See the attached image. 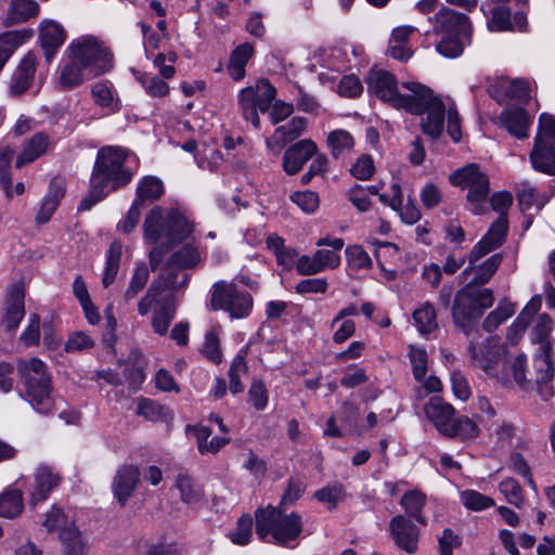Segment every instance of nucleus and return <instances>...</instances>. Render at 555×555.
<instances>
[{"instance_id":"f257e3e1","label":"nucleus","mask_w":555,"mask_h":555,"mask_svg":"<svg viewBox=\"0 0 555 555\" xmlns=\"http://www.w3.org/2000/svg\"><path fill=\"white\" fill-rule=\"evenodd\" d=\"M502 261V254H494L477 266L474 278L453 298L452 320L466 336L473 333L478 320L494 302L492 289L483 286L495 274Z\"/></svg>"},{"instance_id":"f03ea898","label":"nucleus","mask_w":555,"mask_h":555,"mask_svg":"<svg viewBox=\"0 0 555 555\" xmlns=\"http://www.w3.org/2000/svg\"><path fill=\"white\" fill-rule=\"evenodd\" d=\"M128 151L121 146L105 145L98 153L90 176L89 191L78 210H89L109 193L128 185L133 171L126 166Z\"/></svg>"},{"instance_id":"7ed1b4c3","label":"nucleus","mask_w":555,"mask_h":555,"mask_svg":"<svg viewBox=\"0 0 555 555\" xmlns=\"http://www.w3.org/2000/svg\"><path fill=\"white\" fill-rule=\"evenodd\" d=\"M553 330V320L547 313L538 317L537 323L532 330V340L539 344V348L533 358L534 376H526V356L518 354L511 364V371L516 384L528 390L533 384L538 387L541 398L547 401L554 396V389L551 385L554 377V366L552 362V343L550 334Z\"/></svg>"},{"instance_id":"20e7f679","label":"nucleus","mask_w":555,"mask_h":555,"mask_svg":"<svg viewBox=\"0 0 555 555\" xmlns=\"http://www.w3.org/2000/svg\"><path fill=\"white\" fill-rule=\"evenodd\" d=\"M190 221L178 210L153 207L143 223L144 240L155 246L150 251V266L156 271L164 256L176 245L183 242L192 232Z\"/></svg>"},{"instance_id":"39448f33","label":"nucleus","mask_w":555,"mask_h":555,"mask_svg":"<svg viewBox=\"0 0 555 555\" xmlns=\"http://www.w3.org/2000/svg\"><path fill=\"white\" fill-rule=\"evenodd\" d=\"M402 87L410 93H400L401 103L396 105V108H402L413 115L426 114L421 120L422 130L431 139H438L443 131L446 117V105L442 100L420 82L408 81L403 82Z\"/></svg>"},{"instance_id":"423d86ee","label":"nucleus","mask_w":555,"mask_h":555,"mask_svg":"<svg viewBox=\"0 0 555 555\" xmlns=\"http://www.w3.org/2000/svg\"><path fill=\"white\" fill-rule=\"evenodd\" d=\"M16 370L23 384L21 396L36 412L51 415L54 412L55 402L52 397V382L47 365L40 359L31 358L20 360Z\"/></svg>"},{"instance_id":"0eeeda50","label":"nucleus","mask_w":555,"mask_h":555,"mask_svg":"<svg viewBox=\"0 0 555 555\" xmlns=\"http://www.w3.org/2000/svg\"><path fill=\"white\" fill-rule=\"evenodd\" d=\"M67 55L74 57L92 77L100 76L112 67V53L91 36L74 40L67 48Z\"/></svg>"},{"instance_id":"6e6552de","label":"nucleus","mask_w":555,"mask_h":555,"mask_svg":"<svg viewBox=\"0 0 555 555\" xmlns=\"http://www.w3.org/2000/svg\"><path fill=\"white\" fill-rule=\"evenodd\" d=\"M254 306L251 295L237 287L233 282L218 281L214 283L210 292V307L212 310H222L233 319L247 318Z\"/></svg>"},{"instance_id":"1a4fd4ad","label":"nucleus","mask_w":555,"mask_h":555,"mask_svg":"<svg viewBox=\"0 0 555 555\" xmlns=\"http://www.w3.org/2000/svg\"><path fill=\"white\" fill-rule=\"evenodd\" d=\"M449 180L453 185L468 190L466 197L473 214L481 215L487 210L490 182L488 176L480 171L477 164H469L455 170L450 175Z\"/></svg>"},{"instance_id":"9d476101","label":"nucleus","mask_w":555,"mask_h":555,"mask_svg":"<svg viewBox=\"0 0 555 555\" xmlns=\"http://www.w3.org/2000/svg\"><path fill=\"white\" fill-rule=\"evenodd\" d=\"M532 168L555 176V117L543 113L539 118V131L529 154Z\"/></svg>"},{"instance_id":"9b49d317","label":"nucleus","mask_w":555,"mask_h":555,"mask_svg":"<svg viewBox=\"0 0 555 555\" xmlns=\"http://www.w3.org/2000/svg\"><path fill=\"white\" fill-rule=\"evenodd\" d=\"M389 533L397 547L408 554L418 550L420 528L404 515H396L389 521Z\"/></svg>"},{"instance_id":"f8f14e48","label":"nucleus","mask_w":555,"mask_h":555,"mask_svg":"<svg viewBox=\"0 0 555 555\" xmlns=\"http://www.w3.org/2000/svg\"><path fill=\"white\" fill-rule=\"evenodd\" d=\"M367 89L379 100L396 108L400 105V92L395 75L388 70H370L366 77Z\"/></svg>"},{"instance_id":"ddd939ff","label":"nucleus","mask_w":555,"mask_h":555,"mask_svg":"<svg viewBox=\"0 0 555 555\" xmlns=\"http://www.w3.org/2000/svg\"><path fill=\"white\" fill-rule=\"evenodd\" d=\"M508 232V220L506 217H499L489 228L482 238L472 248L468 260L476 263L489 253L498 249L505 242Z\"/></svg>"},{"instance_id":"4468645a","label":"nucleus","mask_w":555,"mask_h":555,"mask_svg":"<svg viewBox=\"0 0 555 555\" xmlns=\"http://www.w3.org/2000/svg\"><path fill=\"white\" fill-rule=\"evenodd\" d=\"M437 35L470 36L472 26L466 14L442 7L435 15Z\"/></svg>"},{"instance_id":"2eb2a0df","label":"nucleus","mask_w":555,"mask_h":555,"mask_svg":"<svg viewBox=\"0 0 555 555\" xmlns=\"http://www.w3.org/2000/svg\"><path fill=\"white\" fill-rule=\"evenodd\" d=\"M318 153L317 144L310 139L300 140L288 149L283 155V169L287 175L298 173L305 164Z\"/></svg>"},{"instance_id":"dca6fc26","label":"nucleus","mask_w":555,"mask_h":555,"mask_svg":"<svg viewBox=\"0 0 555 555\" xmlns=\"http://www.w3.org/2000/svg\"><path fill=\"white\" fill-rule=\"evenodd\" d=\"M467 349L474 365L480 367L487 374L492 373L501 359V347L494 337L487 338L480 346L470 341Z\"/></svg>"},{"instance_id":"f3484780","label":"nucleus","mask_w":555,"mask_h":555,"mask_svg":"<svg viewBox=\"0 0 555 555\" xmlns=\"http://www.w3.org/2000/svg\"><path fill=\"white\" fill-rule=\"evenodd\" d=\"M37 70L36 54L29 51L18 63L10 81V94L20 96L24 94L33 85Z\"/></svg>"},{"instance_id":"a211bd4d","label":"nucleus","mask_w":555,"mask_h":555,"mask_svg":"<svg viewBox=\"0 0 555 555\" xmlns=\"http://www.w3.org/2000/svg\"><path fill=\"white\" fill-rule=\"evenodd\" d=\"M65 39L66 31L62 25L51 20L41 22L39 27V40L44 52V59L48 63L52 61Z\"/></svg>"},{"instance_id":"6ab92c4d","label":"nucleus","mask_w":555,"mask_h":555,"mask_svg":"<svg viewBox=\"0 0 555 555\" xmlns=\"http://www.w3.org/2000/svg\"><path fill=\"white\" fill-rule=\"evenodd\" d=\"M454 413V408L439 397L430 398L429 402L425 405L427 418L433 422L439 433L444 436H447L449 431H452V424L455 420Z\"/></svg>"},{"instance_id":"aec40b11","label":"nucleus","mask_w":555,"mask_h":555,"mask_svg":"<svg viewBox=\"0 0 555 555\" xmlns=\"http://www.w3.org/2000/svg\"><path fill=\"white\" fill-rule=\"evenodd\" d=\"M306 126V118L299 116L292 118L287 125L278 127L274 133L266 139L267 147L274 154H279L286 143L301 135Z\"/></svg>"},{"instance_id":"412c9836","label":"nucleus","mask_w":555,"mask_h":555,"mask_svg":"<svg viewBox=\"0 0 555 555\" xmlns=\"http://www.w3.org/2000/svg\"><path fill=\"white\" fill-rule=\"evenodd\" d=\"M178 302L172 293L160 297L152 317V328L154 333L164 336L176 317Z\"/></svg>"},{"instance_id":"4be33fe9","label":"nucleus","mask_w":555,"mask_h":555,"mask_svg":"<svg viewBox=\"0 0 555 555\" xmlns=\"http://www.w3.org/2000/svg\"><path fill=\"white\" fill-rule=\"evenodd\" d=\"M139 477V469L132 465H125L118 469L113 481V492L121 506L127 503L134 492Z\"/></svg>"},{"instance_id":"5701e85b","label":"nucleus","mask_w":555,"mask_h":555,"mask_svg":"<svg viewBox=\"0 0 555 555\" xmlns=\"http://www.w3.org/2000/svg\"><path fill=\"white\" fill-rule=\"evenodd\" d=\"M61 481L57 473L53 472L48 465H40L35 473V483L31 492V504H37L48 499L50 492L55 489Z\"/></svg>"},{"instance_id":"b1692460","label":"nucleus","mask_w":555,"mask_h":555,"mask_svg":"<svg viewBox=\"0 0 555 555\" xmlns=\"http://www.w3.org/2000/svg\"><path fill=\"white\" fill-rule=\"evenodd\" d=\"M24 299L23 287L20 285L12 286L5 300V312L3 315V323L8 331L16 330L23 320L25 315Z\"/></svg>"},{"instance_id":"393cba45","label":"nucleus","mask_w":555,"mask_h":555,"mask_svg":"<svg viewBox=\"0 0 555 555\" xmlns=\"http://www.w3.org/2000/svg\"><path fill=\"white\" fill-rule=\"evenodd\" d=\"M51 145V138L46 132H36L25 141L21 153L16 157L15 167L22 168L44 155Z\"/></svg>"},{"instance_id":"a878e982","label":"nucleus","mask_w":555,"mask_h":555,"mask_svg":"<svg viewBox=\"0 0 555 555\" xmlns=\"http://www.w3.org/2000/svg\"><path fill=\"white\" fill-rule=\"evenodd\" d=\"M301 531L302 522L300 515L295 512L287 515L281 514L272 538L276 543L286 545L295 541Z\"/></svg>"},{"instance_id":"bb28decb","label":"nucleus","mask_w":555,"mask_h":555,"mask_svg":"<svg viewBox=\"0 0 555 555\" xmlns=\"http://www.w3.org/2000/svg\"><path fill=\"white\" fill-rule=\"evenodd\" d=\"M500 120L511 134L518 139L528 138V129L532 121L524 108L505 109L501 113Z\"/></svg>"},{"instance_id":"cd10ccee","label":"nucleus","mask_w":555,"mask_h":555,"mask_svg":"<svg viewBox=\"0 0 555 555\" xmlns=\"http://www.w3.org/2000/svg\"><path fill=\"white\" fill-rule=\"evenodd\" d=\"M190 274L167 261L160 274L151 284H158V291L163 294L165 291H179L186 287L190 282Z\"/></svg>"},{"instance_id":"c85d7f7f","label":"nucleus","mask_w":555,"mask_h":555,"mask_svg":"<svg viewBox=\"0 0 555 555\" xmlns=\"http://www.w3.org/2000/svg\"><path fill=\"white\" fill-rule=\"evenodd\" d=\"M163 181L155 176H145L138 183L135 190V205L145 207L152 203L158 201L164 195Z\"/></svg>"},{"instance_id":"c756f323","label":"nucleus","mask_w":555,"mask_h":555,"mask_svg":"<svg viewBox=\"0 0 555 555\" xmlns=\"http://www.w3.org/2000/svg\"><path fill=\"white\" fill-rule=\"evenodd\" d=\"M40 7L36 0H11L5 17V25L11 26L37 17Z\"/></svg>"},{"instance_id":"7c9ffc66","label":"nucleus","mask_w":555,"mask_h":555,"mask_svg":"<svg viewBox=\"0 0 555 555\" xmlns=\"http://www.w3.org/2000/svg\"><path fill=\"white\" fill-rule=\"evenodd\" d=\"M33 35L31 29L10 30L0 35V72L15 50Z\"/></svg>"},{"instance_id":"2f4dec72","label":"nucleus","mask_w":555,"mask_h":555,"mask_svg":"<svg viewBox=\"0 0 555 555\" xmlns=\"http://www.w3.org/2000/svg\"><path fill=\"white\" fill-rule=\"evenodd\" d=\"M427 504V496L418 490H409L403 493L400 505L403 507L408 518H414L418 524L426 526L427 520L423 515V509Z\"/></svg>"},{"instance_id":"473e14b6","label":"nucleus","mask_w":555,"mask_h":555,"mask_svg":"<svg viewBox=\"0 0 555 555\" xmlns=\"http://www.w3.org/2000/svg\"><path fill=\"white\" fill-rule=\"evenodd\" d=\"M255 49L253 44L245 42L237 46L230 55L228 73L235 80H242L245 75V67L253 57Z\"/></svg>"},{"instance_id":"72a5a7b5","label":"nucleus","mask_w":555,"mask_h":555,"mask_svg":"<svg viewBox=\"0 0 555 555\" xmlns=\"http://www.w3.org/2000/svg\"><path fill=\"white\" fill-rule=\"evenodd\" d=\"M281 514L280 508L271 505L256 511V533L260 540L264 541L269 534L273 535Z\"/></svg>"},{"instance_id":"f704fd0d","label":"nucleus","mask_w":555,"mask_h":555,"mask_svg":"<svg viewBox=\"0 0 555 555\" xmlns=\"http://www.w3.org/2000/svg\"><path fill=\"white\" fill-rule=\"evenodd\" d=\"M64 195V188L56 182H52L49 186L47 195L41 202L40 209L36 216V221L41 224L47 223L51 219Z\"/></svg>"},{"instance_id":"c9c22d12","label":"nucleus","mask_w":555,"mask_h":555,"mask_svg":"<svg viewBox=\"0 0 555 555\" xmlns=\"http://www.w3.org/2000/svg\"><path fill=\"white\" fill-rule=\"evenodd\" d=\"M121 243L119 241H114L106 253V262L102 278V284L105 288L111 286L117 276L121 260Z\"/></svg>"},{"instance_id":"e433bc0d","label":"nucleus","mask_w":555,"mask_h":555,"mask_svg":"<svg viewBox=\"0 0 555 555\" xmlns=\"http://www.w3.org/2000/svg\"><path fill=\"white\" fill-rule=\"evenodd\" d=\"M85 67L75 62L74 57H68L60 74V86L64 90H72L80 86L85 80Z\"/></svg>"},{"instance_id":"4c0bfd02","label":"nucleus","mask_w":555,"mask_h":555,"mask_svg":"<svg viewBox=\"0 0 555 555\" xmlns=\"http://www.w3.org/2000/svg\"><path fill=\"white\" fill-rule=\"evenodd\" d=\"M23 493L18 489H8L0 494V517L14 518L23 511Z\"/></svg>"},{"instance_id":"58836bf2","label":"nucleus","mask_w":555,"mask_h":555,"mask_svg":"<svg viewBox=\"0 0 555 555\" xmlns=\"http://www.w3.org/2000/svg\"><path fill=\"white\" fill-rule=\"evenodd\" d=\"M15 155V150L9 145L0 146V189H2L8 198H12V173L11 164Z\"/></svg>"},{"instance_id":"ea45409f","label":"nucleus","mask_w":555,"mask_h":555,"mask_svg":"<svg viewBox=\"0 0 555 555\" xmlns=\"http://www.w3.org/2000/svg\"><path fill=\"white\" fill-rule=\"evenodd\" d=\"M249 87L253 90V100L258 104L259 111L267 113L276 96V89L268 79H259L254 86Z\"/></svg>"},{"instance_id":"a19ab883","label":"nucleus","mask_w":555,"mask_h":555,"mask_svg":"<svg viewBox=\"0 0 555 555\" xmlns=\"http://www.w3.org/2000/svg\"><path fill=\"white\" fill-rule=\"evenodd\" d=\"M150 278V270L144 261L135 262L133 274L130 279L129 285L124 294L126 302L134 299L140 292L146 286Z\"/></svg>"},{"instance_id":"79ce46f5","label":"nucleus","mask_w":555,"mask_h":555,"mask_svg":"<svg viewBox=\"0 0 555 555\" xmlns=\"http://www.w3.org/2000/svg\"><path fill=\"white\" fill-rule=\"evenodd\" d=\"M238 106L245 120L250 121L255 129L260 127V118L258 116V104L253 100V90L246 87L241 90L238 95Z\"/></svg>"},{"instance_id":"37998d69","label":"nucleus","mask_w":555,"mask_h":555,"mask_svg":"<svg viewBox=\"0 0 555 555\" xmlns=\"http://www.w3.org/2000/svg\"><path fill=\"white\" fill-rule=\"evenodd\" d=\"M413 319L422 334H429L438 327L435 308L429 302L416 309L413 313Z\"/></svg>"},{"instance_id":"c03bdc74","label":"nucleus","mask_w":555,"mask_h":555,"mask_svg":"<svg viewBox=\"0 0 555 555\" xmlns=\"http://www.w3.org/2000/svg\"><path fill=\"white\" fill-rule=\"evenodd\" d=\"M326 141L334 158H338L344 152L350 151L354 144L353 137L344 129L331 131Z\"/></svg>"},{"instance_id":"a18cd8bd","label":"nucleus","mask_w":555,"mask_h":555,"mask_svg":"<svg viewBox=\"0 0 555 555\" xmlns=\"http://www.w3.org/2000/svg\"><path fill=\"white\" fill-rule=\"evenodd\" d=\"M441 40L437 44V51L446 57H457L464 51V41H470V36L441 35Z\"/></svg>"},{"instance_id":"49530a36","label":"nucleus","mask_w":555,"mask_h":555,"mask_svg":"<svg viewBox=\"0 0 555 555\" xmlns=\"http://www.w3.org/2000/svg\"><path fill=\"white\" fill-rule=\"evenodd\" d=\"M199 260L201 257L197 249L185 244L169 257L168 262L169 264H173L177 268L184 270L196 267Z\"/></svg>"},{"instance_id":"de8ad7c7","label":"nucleus","mask_w":555,"mask_h":555,"mask_svg":"<svg viewBox=\"0 0 555 555\" xmlns=\"http://www.w3.org/2000/svg\"><path fill=\"white\" fill-rule=\"evenodd\" d=\"M60 539L64 545L63 555H85V546L77 527L68 526L61 530Z\"/></svg>"},{"instance_id":"09e8293b","label":"nucleus","mask_w":555,"mask_h":555,"mask_svg":"<svg viewBox=\"0 0 555 555\" xmlns=\"http://www.w3.org/2000/svg\"><path fill=\"white\" fill-rule=\"evenodd\" d=\"M176 487L180 491L182 502L193 504L201 500L202 491L195 485L193 478L186 474H179L176 480Z\"/></svg>"},{"instance_id":"8fccbe9b","label":"nucleus","mask_w":555,"mask_h":555,"mask_svg":"<svg viewBox=\"0 0 555 555\" xmlns=\"http://www.w3.org/2000/svg\"><path fill=\"white\" fill-rule=\"evenodd\" d=\"M479 434V428L477 423L467 417L460 416L454 420L452 424V431H449L447 437L454 438L459 437L462 440L476 438Z\"/></svg>"},{"instance_id":"3c124183","label":"nucleus","mask_w":555,"mask_h":555,"mask_svg":"<svg viewBox=\"0 0 555 555\" xmlns=\"http://www.w3.org/2000/svg\"><path fill=\"white\" fill-rule=\"evenodd\" d=\"M517 199L518 205L524 212L532 207L540 210L546 202V199L543 196H539L537 190L528 183L522 184V189L517 193Z\"/></svg>"},{"instance_id":"603ef678","label":"nucleus","mask_w":555,"mask_h":555,"mask_svg":"<svg viewBox=\"0 0 555 555\" xmlns=\"http://www.w3.org/2000/svg\"><path fill=\"white\" fill-rule=\"evenodd\" d=\"M348 266L356 271L372 267L369 254L360 245L348 246L345 250Z\"/></svg>"},{"instance_id":"864d4df0","label":"nucleus","mask_w":555,"mask_h":555,"mask_svg":"<svg viewBox=\"0 0 555 555\" xmlns=\"http://www.w3.org/2000/svg\"><path fill=\"white\" fill-rule=\"evenodd\" d=\"M501 493L506 498L507 502L516 507L524 504L522 489L514 478H505L499 485Z\"/></svg>"},{"instance_id":"5fc2aeb1","label":"nucleus","mask_w":555,"mask_h":555,"mask_svg":"<svg viewBox=\"0 0 555 555\" xmlns=\"http://www.w3.org/2000/svg\"><path fill=\"white\" fill-rule=\"evenodd\" d=\"M462 503L472 511H481L494 505V501L475 490H465L461 493Z\"/></svg>"},{"instance_id":"6e6d98bb","label":"nucleus","mask_w":555,"mask_h":555,"mask_svg":"<svg viewBox=\"0 0 555 555\" xmlns=\"http://www.w3.org/2000/svg\"><path fill=\"white\" fill-rule=\"evenodd\" d=\"M409 358L412 364L413 376L421 382L427 373V352L425 349L411 346Z\"/></svg>"},{"instance_id":"4d7b16f0","label":"nucleus","mask_w":555,"mask_h":555,"mask_svg":"<svg viewBox=\"0 0 555 555\" xmlns=\"http://www.w3.org/2000/svg\"><path fill=\"white\" fill-rule=\"evenodd\" d=\"M306 490V483L299 479L291 477L287 487L282 495L280 506L287 508L301 498Z\"/></svg>"},{"instance_id":"13d9d810","label":"nucleus","mask_w":555,"mask_h":555,"mask_svg":"<svg viewBox=\"0 0 555 555\" xmlns=\"http://www.w3.org/2000/svg\"><path fill=\"white\" fill-rule=\"evenodd\" d=\"M507 89V100L515 99L518 101H528L530 98V87L525 79H508L501 83V87Z\"/></svg>"},{"instance_id":"bf43d9fd","label":"nucleus","mask_w":555,"mask_h":555,"mask_svg":"<svg viewBox=\"0 0 555 555\" xmlns=\"http://www.w3.org/2000/svg\"><path fill=\"white\" fill-rule=\"evenodd\" d=\"M202 353L212 363L219 364L222 361V352L218 335L214 331H209L205 335V341L201 349Z\"/></svg>"},{"instance_id":"052dcab7","label":"nucleus","mask_w":555,"mask_h":555,"mask_svg":"<svg viewBox=\"0 0 555 555\" xmlns=\"http://www.w3.org/2000/svg\"><path fill=\"white\" fill-rule=\"evenodd\" d=\"M291 201L307 214L314 212L320 203L318 193L312 191H296L291 195Z\"/></svg>"},{"instance_id":"680f3d73","label":"nucleus","mask_w":555,"mask_h":555,"mask_svg":"<svg viewBox=\"0 0 555 555\" xmlns=\"http://www.w3.org/2000/svg\"><path fill=\"white\" fill-rule=\"evenodd\" d=\"M92 96L94 98V102L102 106L108 107L112 111H117V104L114 103L113 93L108 82L99 81L91 89Z\"/></svg>"},{"instance_id":"e2e57ef3","label":"nucleus","mask_w":555,"mask_h":555,"mask_svg":"<svg viewBox=\"0 0 555 555\" xmlns=\"http://www.w3.org/2000/svg\"><path fill=\"white\" fill-rule=\"evenodd\" d=\"M344 495V487L340 483H334L324 487L314 493V498L322 503L328 504V508L333 509Z\"/></svg>"},{"instance_id":"0e129e2a","label":"nucleus","mask_w":555,"mask_h":555,"mask_svg":"<svg viewBox=\"0 0 555 555\" xmlns=\"http://www.w3.org/2000/svg\"><path fill=\"white\" fill-rule=\"evenodd\" d=\"M249 401L257 411H262L268 405V390L262 380H254L248 389Z\"/></svg>"},{"instance_id":"69168bd1","label":"nucleus","mask_w":555,"mask_h":555,"mask_svg":"<svg viewBox=\"0 0 555 555\" xmlns=\"http://www.w3.org/2000/svg\"><path fill=\"white\" fill-rule=\"evenodd\" d=\"M375 172L374 160L371 155L363 154L350 168V173L358 180H369Z\"/></svg>"},{"instance_id":"338daca9","label":"nucleus","mask_w":555,"mask_h":555,"mask_svg":"<svg viewBox=\"0 0 555 555\" xmlns=\"http://www.w3.org/2000/svg\"><path fill=\"white\" fill-rule=\"evenodd\" d=\"M93 346V339H91L85 332H74L68 336L64 350L66 352H80L89 350Z\"/></svg>"},{"instance_id":"774afa93","label":"nucleus","mask_w":555,"mask_h":555,"mask_svg":"<svg viewBox=\"0 0 555 555\" xmlns=\"http://www.w3.org/2000/svg\"><path fill=\"white\" fill-rule=\"evenodd\" d=\"M253 528V518L244 515L238 518L237 527L230 535L231 541L238 545H246L249 542Z\"/></svg>"}]
</instances>
